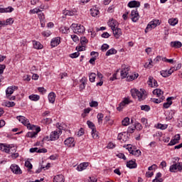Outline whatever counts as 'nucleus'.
I'll return each mask as SVG.
<instances>
[{
  "instance_id": "50",
  "label": "nucleus",
  "mask_w": 182,
  "mask_h": 182,
  "mask_svg": "<svg viewBox=\"0 0 182 182\" xmlns=\"http://www.w3.org/2000/svg\"><path fill=\"white\" fill-rule=\"evenodd\" d=\"M25 166L27 167V168H29V170H32V164H31V161H26L25 162Z\"/></svg>"
},
{
  "instance_id": "30",
  "label": "nucleus",
  "mask_w": 182,
  "mask_h": 182,
  "mask_svg": "<svg viewBox=\"0 0 182 182\" xmlns=\"http://www.w3.org/2000/svg\"><path fill=\"white\" fill-rule=\"evenodd\" d=\"M87 124L92 131L96 130V127L95 126V124H93V122H92L91 121H87Z\"/></svg>"
},
{
  "instance_id": "62",
  "label": "nucleus",
  "mask_w": 182,
  "mask_h": 182,
  "mask_svg": "<svg viewBox=\"0 0 182 182\" xmlns=\"http://www.w3.org/2000/svg\"><path fill=\"white\" fill-rule=\"evenodd\" d=\"M151 63H153V60H150L149 64L146 63L144 66L149 68H153V65Z\"/></svg>"
},
{
  "instance_id": "16",
  "label": "nucleus",
  "mask_w": 182,
  "mask_h": 182,
  "mask_svg": "<svg viewBox=\"0 0 182 182\" xmlns=\"http://www.w3.org/2000/svg\"><path fill=\"white\" fill-rule=\"evenodd\" d=\"M129 8H139L140 6V2L137 1H131L128 3Z\"/></svg>"
},
{
  "instance_id": "34",
  "label": "nucleus",
  "mask_w": 182,
  "mask_h": 182,
  "mask_svg": "<svg viewBox=\"0 0 182 182\" xmlns=\"http://www.w3.org/2000/svg\"><path fill=\"white\" fill-rule=\"evenodd\" d=\"M103 117H104L103 114L99 113V114H97V119H98V123H99V124H102L103 123Z\"/></svg>"
},
{
  "instance_id": "12",
  "label": "nucleus",
  "mask_w": 182,
  "mask_h": 182,
  "mask_svg": "<svg viewBox=\"0 0 182 182\" xmlns=\"http://www.w3.org/2000/svg\"><path fill=\"white\" fill-rule=\"evenodd\" d=\"M90 55H91V56H94V57L90 58L89 63H91V65H95V62L97 59V56H99V53L95 52V51H92Z\"/></svg>"
},
{
  "instance_id": "29",
  "label": "nucleus",
  "mask_w": 182,
  "mask_h": 182,
  "mask_svg": "<svg viewBox=\"0 0 182 182\" xmlns=\"http://www.w3.org/2000/svg\"><path fill=\"white\" fill-rule=\"evenodd\" d=\"M168 23H170L172 26H175V25H177L178 23V20L176 18H170L168 20Z\"/></svg>"
},
{
  "instance_id": "46",
  "label": "nucleus",
  "mask_w": 182,
  "mask_h": 182,
  "mask_svg": "<svg viewBox=\"0 0 182 182\" xmlns=\"http://www.w3.org/2000/svg\"><path fill=\"white\" fill-rule=\"evenodd\" d=\"M161 75L163 76V77H168V73L167 70H161L160 72Z\"/></svg>"
},
{
  "instance_id": "22",
  "label": "nucleus",
  "mask_w": 182,
  "mask_h": 182,
  "mask_svg": "<svg viewBox=\"0 0 182 182\" xmlns=\"http://www.w3.org/2000/svg\"><path fill=\"white\" fill-rule=\"evenodd\" d=\"M55 98H56V95L55 94V92H50L48 95V100L50 103H55Z\"/></svg>"
},
{
  "instance_id": "53",
  "label": "nucleus",
  "mask_w": 182,
  "mask_h": 182,
  "mask_svg": "<svg viewBox=\"0 0 182 182\" xmlns=\"http://www.w3.org/2000/svg\"><path fill=\"white\" fill-rule=\"evenodd\" d=\"M101 49H102V52H106V50H107V49H109V45H107V44H106V43L103 44V45L102 46V47H101Z\"/></svg>"
},
{
  "instance_id": "3",
  "label": "nucleus",
  "mask_w": 182,
  "mask_h": 182,
  "mask_svg": "<svg viewBox=\"0 0 182 182\" xmlns=\"http://www.w3.org/2000/svg\"><path fill=\"white\" fill-rule=\"evenodd\" d=\"M15 90H18V87H16V86L9 87L6 89V96L7 99H9V100H15V99H16V97H15V96L11 97V95H13L14 92H15Z\"/></svg>"
},
{
  "instance_id": "37",
  "label": "nucleus",
  "mask_w": 182,
  "mask_h": 182,
  "mask_svg": "<svg viewBox=\"0 0 182 182\" xmlns=\"http://www.w3.org/2000/svg\"><path fill=\"white\" fill-rule=\"evenodd\" d=\"M117 25V22L114 20H111L109 22V26H110L111 29H112V26L114 28H116V26Z\"/></svg>"
},
{
  "instance_id": "26",
  "label": "nucleus",
  "mask_w": 182,
  "mask_h": 182,
  "mask_svg": "<svg viewBox=\"0 0 182 182\" xmlns=\"http://www.w3.org/2000/svg\"><path fill=\"white\" fill-rule=\"evenodd\" d=\"M164 99H165L164 96H161V97H159V99L152 98L151 102L159 105V103H161V102H163Z\"/></svg>"
},
{
  "instance_id": "56",
  "label": "nucleus",
  "mask_w": 182,
  "mask_h": 182,
  "mask_svg": "<svg viewBox=\"0 0 182 182\" xmlns=\"http://www.w3.org/2000/svg\"><path fill=\"white\" fill-rule=\"evenodd\" d=\"M116 147V144L112 143V142H109L108 144V145L107 146V149H114Z\"/></svg>"
},
{
  "instance_id": "28",
  "label": "nucleus",
  "mask_w": 182,
  "mask_h": 182,
  "mask_svg": "<svg viewBox=\"0 0 182 182\" xmlns=\"http://www.w3.org/2000/svg\"><path fill=\"white\" fill-rule=\"evenodd\" d=\"M122 126H129L130 124V118L129 117H125L122 122Z\"/></svg>"
},
{
  "instance_id": "43",
  "label": "nucleus",
  "mask_w": 182,
  "mask_h": 182,
  "mask_svg": "<svg viewBox=\"0 0 182 182\" xmlns=\"http://www.w3.org/2000/svg\"><path fill=\"white\" fill-rule=\"evenodd\" d=\"M128 147H127V150L132 154V151H134V148H133V145L132 144H127Z\"/></svg>"
},
{
  "instance_id": "58",
  "label": "nucleus",
  "mask_w": 182,
  "mask_h": 182,
  "mask_svg": "<svg viewBox=\"0 0 182 182\" xmlns=\"http://www.w3.org/2000/svg\"><path fill=\"white\" fill-rule=\"evenodd\" d=\"M5 68H6L5 65L0 64V75H2V73H4V70H5Z\"/></svg>"
},
{
  "instance_id": "6",
  "label": "nucleus",
  "mask_w": 182,
  "mask_h": 182,
  "mask_svg": "<svg viewBox=\"0 0 182 182\" xmlns=\"http://www.w3.org/2000/svg\"><path fill=\"white\" fill-rule=\"evenodd\" d=\"M62 133V128L59 127V129L57 131L52 132L50 135V139L51 141H54L55 140H58L59 139V134Z\"/></svg>"
},
{
  "instance_id": "11",
  "label": "nucleus",
  "mask_w": 182,
  "mask_h": 182,
  "mask_svg": "<svg viewBox=\"0 0 182 182\" xmlns=\"http://www.w3.org/2000/svg\"><path fill=\"white\" fill-rule=\"evenodd\" d=\"M129 103H130L129 99L124 98V100L119 104V106L117 107V109L118 110V112H122L123 107L126 106V105H129Z\"/></svg>"
},
{
  "instance_id": "42",
  "label": "nucleus",
  "mask_w": 182,
  "mask_h": 182,
  "mask_svg": "<svg viewBox=\"0 0 182 182\" xmlns=\"http://www.w3.org/2000/svg\"><path fill=\"white\" fill-rule=\"evenodd\" d=\"M141 110H144V112H149L150 110V106L149 105H141Z\"/></svg>"
},
{
  "instance_id": "57",
  "label": "nucleus",
  "mask_w": 182,
  "mask_h": 182,
  "mask_svg": "<svg viewBox=\"0 0 182 182\" xmlns=\"http://www.w3.org/2000/svg\"><path fill=\"white\" fill-rule=\"evenodd\" d=\"M177 143H178V141H177L175 139H173L170 141L168 146H174V144H177Z\"/></svg>"
},
{
  "instance_id": "44",
  "label": "nucleus",
  "mask_w": 182,
  "mask_h": 182,
  "mask_svg": "<svg viewBox=\"0 0 182 182\" xmlns=\"http://www.w3.org/2000/svg\"><path fill=\"white\" fill-rule=\"evenodd\" d=\"M91 15L92 16H97V14H100L99 10L91 9Z\"/></svg>"
},
{
  "instance_id": "2",
  "label": "nucleus",
  "mask_w": 182,
  "mask_h": 182,
  "mask_svg": "<svg viewBox=\"0 0 182 182\" xmlns=\"http://www.w3.org/2000/svg\"><path fill=\"white\" fill-rule=\"evenodd\" d=\"M129 72H130V66L126 65V64L122 65L121 70L122 79H124L127 77V82H132L134 80V79H137L139 77V74L137 73L131 75H129Z\"/></svg>"
},
{
  "instance_id": "25",
  "label": "nucleus",
  "mask_w": 182,
  "mask_h": 182,
  "mask_svg": "<svg viewBox=\"0 0 182 182\" xmlns=\"http://www.w3.org/2000/svg\"><path fill=\"white\" fill-rule=\"evenodd\" d=\"M14 11V8L8 7V8H0V14H4L5 12H12Z\"/></svg>"
},
{
  "instance_id": "64",
  "label": "nucleus",
  "mask_w": 182,
  "mask_h": 182,
  "mask_svg": "<svg viewBox=\"0 0 182 182\" xmlns=\"http://www.w3.org/2000/svg\"><path fill=\"white\" fill-rule=\"evenodd\" d=\"M119 159H123V160H126V156L124 155V154H118L117 155Z\"/></svg>"
},
{
  "instance_id": "15",
  "label": "nucleus",
  "mask_w": 182,
  "mask_h": 182,
  "mask_svg": "<svg viewBox=\"0 0 182 182\" xmlns=\"http://www.w3.org/2000/svg\"><path fill=\"white\" fill-rule=\"evenodd\" d=\"M0 150H1V151H5V153H11V146L0 144Z\"/></svg>"
},
{
  "instance_id": "39",
  "label": "nucleus",
  "mask_w": 182,
  "mask_h": 182,
  "mask_svg": "<svg viewBox=\"0 0 182 182\" xmlns=\"http://www.w3.org/2000/svg\"><path fill=\"white\" fill-rule=\"evenodd\" d=\"M92 136L93 139H98L99 135L97 134V131L96 129H92Z\"/></svg>"
},
{
  "instance_id": "27",
  "label": "nucleus",
  "mask_w": 182,
  "mask_h": 182,
  "mask_svg": "<svg viewBox=\"0 0 182 182\" xmlns=\"http://www.w3.org/2000/svg\"><path fill=\"white\" fill-rule=\"evenodd\" d=\"M117 53V50L114 48H111L108 50L106 53V56H110V55H116Z\"/></svg>"
},
{
  "instance_id": "36",
  "label": "nucleus",
  "mask_w": 182,
  "mask_h": 182,
  "mask_svg": "<svg viewBox=\"0 0 182 182\" xmlns=\"http://www.w3.org/2000/svg\"><path fill=\"white\" fill-rule=\"evenodd\" d=\"M169 170L171 173H176V170H178L177 164L171 166Z\"/></svg>"
},
{
  "instance_id": "14",
  "label": "nucleus",
  "mask_w": 182,
  "mask_h": 182,
  "mask_svg": "<svg viewBox=\"0 0 182 182\" xmlns=\"http://www.w3.org/2000/svg\"><path fill=\"white\" fill-rule=\"evenodd\" d=\"M141 91L138 90V92L136 93V96L138 97V100L139 102H141L146 99V97H144V90L141 89Z\"/></svg>"
},
{
  "instance_id": "13",
  "label": "nucleus",
  "mask_w": 182,
  "mask_h": 182,
  "mask_svg": "<svg viewBox=\"0 0 182 182\" xmlns=\"http://www.w3.org/2000/svg\"><path fill=\"white\" fill-rule=\"evenodd\" d=\"M173 99V97H168L166 99V102H164L163 105L164 109H168L173 105V101H171Z\"/></svg>"
},
{
  "instance_id": "33",
  "label": "nucleus",
  "mask_w": 182,
  "mask_h": 182,
  "mask_svg": "<svg viewBox=\"0 0 182 182\" xmlns=\"http://www.w3.org/2000/svg\"><path fill=\"white\" fill-rule=\"evenodd\" d=\"M90 110H92V109H90V107L85 109L84 112L82 114V117H83V119H85V117H86L87 114H89V113H90Z\"/></svg>"
},
{
  "instance_id": "55",
  "label": "nucleus",
  "mask_w": 182,
  "mask_h": 182,
  "mask_svg": "<svg viewBox=\"0 0 182 182\" xmlns=\"http://www.w3.org/2000/svg\"><path fill=\"white\" fill-rule=\"evenodd\" d=\"M30 12H31V14H38V12H42V10H41V9H33L31 10Z\"/></svg>"
},
{
  "instance_id": "40",
  "label": "nucleus",
  "mask_w": 182,
  "mask_h": 182,
  "mask_svg": "<svg viewBox=\"0 0 182 182\" xmlns=\"http://www.w3.org/2000/svg\"><path fill=\"white\" fill-rule=\"evenodd\" d=\"M134 129L137 130H143V126L141 124L136 122V124H134Z\"/></svg>"
},
{
  "instance_id": "35",
  "label": "nucleus",
  "mask_w": 182,
  "mask_h": 182,
  "mask_svg": "<svg viewBox=\"0 0 182 182\" xmlns=\"http://www.w3.org/2000/svg\"><path fill=\"white\" fill-rule=\"evenodd\" d=\"M139 90L137 89H132L131 90V94L132 97H134V99H136V97H137V92H138Z\"/></svg>"
},
{
  "instance_id": "54",
  "label": "nucleus",
  "mask_w": 182,
  "mask_h": 182,
  "mask_svg": "<svg viewBox=\"0 0 182 182\" xmlns=\"http://www.w3.org/2000/svg\"><path fill=\"white\" fill-rule=\"evenodd\" d=\"M71 38L73 39V42H79V37L76 35H71Z\"/></svg>"
},
{
  "instance_id": "31",
  "label": "nucleus",
  "mask_w": 182,
  "mask_h": 182,
  "mask_svg": "<svg viewBox=\"0 0 182 182\" xmlns=\"http://www.w3.org/2000/svg\"><path fill=\"white\" fill-rule=\"evenodd\" d=\"M131 154L132 156H136V157H140L141 156V151L139 149H136V151H132Z\"/></svg>"
},
{
  "instance_id": "17",
  "label": "nucleus",
  "mask_w": 182,
  "mask_h": 182,
  "mask_svg": "<svg viewBox=\"0 0 182 182\" xmlns=\"http://www.w3.org/2000/svg\"><path fill=\"white\" fill-rule=\"evenodd\" d=\"M59 43H60V37H57V38H53L50 42V45L52 46V48H55V46H58V45H59Z\"/></svg>"
},
{
  "instance_id": "21",
  "label": "nucleus",
  "mask_w": 182,
  "mask_h": 182,
  "mask_svg": "<svg viewBox=\"0 0 182 182\" xmlns=\"http://www.w3.org/2000/svg\"><path fill=\"white\" fill-rule=\"evenodd\" d=\"M171 48H181L182 43L180 41H172L171 42Z\"/></svg>"
},
{
  "instance_id": "7",
  "label": "nucleus",
  "mask_w": 182,
  "mask_h": 182,
  "mask_svg": "<svg viewBox=\"0 0 182 182\" xmlns=\"http://www.w3.org/2000/svg\"><path fill=\"white\" fill-rule=\"evenodd\" d=\"M114 36L116 38V39H119L120 36L122 35V29L120 28L117 27H113L112 26V30Z\"/></svg>"
},
{
  "instance_id": "47",
  "label": "nucleus",
  "mask_w": 182,
  "mask_h": 182,
  "mask_svg": "<svg viewBox=\"0 0 182 182\" xmlns=\"http://www.w3.org/2000/svg\"><path fill=\"white\" fill-rule=\"evenodd\" d=\"M88 41L87 38H86V37H81L80 38V43L81 45H86V43H87Z\"/></svg>"
},
{
  "instance_id": "23",
  "label": "nucleus",
  "mask_w": 182,
  "mask_h": 182,
  "mask_svg": "<svg viewBox=\"0 0 182 182\" xmlns=\"http://www.w3.org/2000/svg\"><path fill=\"white\" fill-rule=\"evenodd\" d=\"M164 93V92L161 89H155L153 91V95H156L158 97H161V96H163Z\"/></svg>"
},
{
  "instance_id": "24",
  "label": "nucleus",
  "mask_w": 182,
  "mask_h": 182,
  "mask_svg": "<svg viewBox=\"0 0 182 182\" xmlns=\"http://www.w3.org/2000/svg\"><path fill=\"white\" fill-rule=\"evenodd\" d=\"M33 45L34 49H42L43 48V46L36 41H33Z\"/></svg>"
},
{
  "instance_id": "18",
  "label": "nucleus",
  "mask_w": 182,
  "mask_h": 182,
  "mask_svg": "<svg viewBox=\"0 0 182 182\" xmlns=\"http://www.w3.org/2000/svg\"><path fill=\"white\" fill-rule=\"evenodd\" d=\"M53 182H65V176L62 174L57 175L53 178Z\"/></svg>"
},
{
  "instance_id": "20",
  "label": "nucleus",
  "mask_w": 182,
  "mask_h": 182,
  "mask_svg": "<svg viewBox=\"0 0 182 182\" xmlns=\"http://www.w3.org/2000/svg\"><path fill=\"white\" fill-rule=\"evenodd\" d=\"M117 139L119 140H122V141L126 142L127 141L129 136L127 135H124L123 133H119L118 134Z\"/></svg>"
},
{
  "instance_id": "8",
  "label": "nucleus",
  "mask_w": 182,
  "mask_h": 182,
  "mask_svg": "<svg viewBox=\"0 0 182 182\" xmlns=\"http://www.w3.org/2000/svg\"><path fill=\"white\" fill-rule=\"evenodd\" d=\"M10 168L14 174H22V170H21V168L16 164H12Z\"/></svg>"
},
{
  "instance_id": "5",
  "label": "nucleus",
  "mask_w": 182,
  "mask_h": 182,
  "mask_svg": "<svg viewBox=\"0 0 182 182\" xmlns=\"http://www.w3.org/2000/svg\"><path fill=\"white\" fill-rule=\"evenodd\" d=\"M157 25H160V20H154L151 21L145 29L146 33H147L149 31H151V29H154V28H156Z\"/></svg>"
},
{
  "instance_id": "45",
  "label": "nucleus",
  "mask_w": 182,
  "mask_h": 182,
  "mask_svg": "<svg viewBox=\"0 0 182 182\" xmlns=\"http://www.w3.org/2000/svg\"><path fill=\"white\" fill-rule=\"evenodd\" d=\"M6 107H14L15 103L14 102H5Z\"/></svg>"
},
{
  "instance_id": "41",
  "label": "nucleus",
  "mask_w": 182,
  "mask_h": 182,
  "mask_svg": "<svg viewBox=\"0 0 182 182\" xmlns=\"http://www.w3.org/2000/svg\"><path fill=\"white\" fill-rule=\"evenodd\" d=\"M63 14L65 16H73V15H75V14H73V11H68V10H65L63 11Z\"/></svg>"
},
{
  "instance_id": "32",
  "label": "nucleus",
  "mask_w": 182,
  "mask_h": 182,
  "mask_svg": "<svg viewBox=\"0 0 182 182\" xmlns=\"http://www.w3.org/2000/svg\"><path fill=\"white\" fill-rule=\"evenodd\" d=\"M29 99L30 100H33V102H38V100H39L40 99V97L39 95H32L29 96Z\"/></svg>"
},
{
  "instance_id": "61",
  "label": "nucleus",
  "mask_w": 182,
  "mask_h": 182,
  "mask_svg": "<svg viewBox=\"0 0 182 182\" xmlns=\"http://www.w3.org/2000/svg\"><path fill=\"white\" fill-rule=\"evenodd\" d=\"M38 153H48V149L45 148L38 149Z\"/></svg>"
},
{
  "instance_id": "52",
  "label": "nucleus",
  "mask_w": 182,
  "mask_h": 182,
  "mask_svg": "<svg viewBox=\"0 0 182 182\" xmlns=\"http://www.w3.org/2000/svg\"><path fill=\"white\" fill-rule=\"evenodd\" d=\"M5 23L6 25H12V23H14V18H9L6 19Z\"/></svg>"
},
{
  "instance_id": "48",
  "label": "nucleus",
  "mask_w": 182,
  "mask_h": 182,
  "mask_svg": "<svg viewBox=\"0 0 182 182\" xmlns=\"http://www.w3.org/2000/svg\"><path fill=\"white\" fill-rule=\"evenodd\" d=\"M154 80V78L151 76L149 77L148 85L149 86H151V87H153V82Z\"/></svg>"
},
{
  "instance_id": "59",
  "label": "nucleus",
  "mask_w": 182,
  "mask_h": 182,
  "mask_svg": "<svg viewBox=\"0 0 182 182\" xmlns=\"http://www.w3.org/2000/svg\"><path fill=\"white\" fill-rule=\"evenodd\" d=\"M90 180H88V182H97V178H96L95 176H90Z\"/></svg>"
},
{
  "instance_id": "10",
  "label": "nucleus",
  "mask_w": 182,
  "mask_h": 182,
  "mask_svg": "<svg viewBox=\"0 0 182 182\" xmlns=\"http://www.w3.org/2000/svg\"><path fill=\"white\" fill-rule=\"evenodd\" d=\"M65 146L68 147H75V139L73 137H69L64 141Z\"/></svg>"
},
{
  "instance_id": "4",
  "label": "nucleus",
  "mask_w": 182,
  "mask_h": 182,
  "mask_svg": "<svg viewBox=\"0 0 182 182\" xmlns=\"http://www.w3.org/2000/svg\"><path fill=\"white\" fill-rule=\"evenodd\" d=\"M71 28L73 30L74 33H83V32H85V26L82 25L73 23Z\"/></svg>"
},
{
  "instance_id": "1",
  "label": "nucleus",
  "mask_w": 182,
  "mask_h": 182,
  "mask_svg": "<svg viewBox=\"0 0 182 182\" xmlns=\"http://www.w3.org/2000/svg\"><path fill=\"white\" fill-rule=\"evenodd\" d=\"M17 120L22 123L23 126H26L27 129H29V130H36L35 132H29L27 133V137H31V139L35 137L39 132H41V127H36L35 125H31L29 122V119H26V117L23 116H17L16 117Z\"/></svg>"
},
{
  "instance_id": "49",
  "label": "nucleus",
  "mask_w": 182,
  "mask_h": 182,
  "mask_svg": "<svg viewBox=\"0 0 182 182\" xmlns=\"http://www.w3.org/2000/svg\"><path fill=\"white\" fill-rule=\"evenodd\" d=\"M90 107H97V106H99V102L96 101H92L90 102Z\"/></svg>"
},
{
  "instance_id": "60",
  "label": "nucleus",
  "mask_w": 182,
  "mask_h": 182,
  "mask_svg": "<svg viewBox=\"0 0 182 182\" xmlns=\"http://www.w3.org/2000/svg\"><path fill=\"white\" fill-rule=\"evenodd\" d=\"M136 130V128L134 127L132 128V127H129L127 129V133H134V131Z\"/></svg>"
},
{
  "instance_id": "19",
  "label": "nucleus",
  "mask_w": 182,
  "mask_h": 182,
  "mask_svg": "<svg viewBox=\"0 0 182 182\" xmlns=\"http://www.w3.org/2000/svg\"><path fill=\"white\" fill-rule=\"evenodd\" d=\"M127 167H128V168H136V167H137V164H136V160L129 161L127 163Z\"/></svg>"
},
{
  "instance_id": "63",
  "label": "nucleus",
  "mask_w": 182,
  "mask_h": 182,
  "mask_svg": "<svg viewBox=\"0 0 182 182\" xmlns=\"http://www.w3.org/2000/svg\"><path fill=\"white\" fill-rule=\"evenodd\" d=\"M159 129H161V130H166V129H167V124H159Z\"/></svg>"
},
{
  "instance_id": "51",
  "label": "nucleus",
  "mask_w": 182,
  "mask_h": 182,
  "mask_svg": "<svg viewBox=\"0 0 182 182\" xmlns=\"http://www.w3.org/2000/svg\"><path fill=\"white\" fill-rule=\"evenodd\" d=\"M79 55H80V53H79V51H77V52L70 54V57L72 58V59H75V58H77L79 56Z\"/></svg>"
},
{
  "instance_id": "38",
  "label": "nucleus",
  "mask_w": 182,
  "mask_h": 182,
  "mask_svg": "<svg viewBox=\"0 0 182 182\" xmlns=\"http://www.w3.org/2000/svg\"><path fill=\"white\" fill-rule=\"evenodd\" d=\"M95 79H96V73H91L90 74V82H95Z\"/></svg>"
},
{
  "instance_id": "9",
  "label": "nucleus",
  "mask_w": 182,
  "mask_h": 182,
  "mask_svg": "<svg viewBox=\"0 0 182 182\" xmlns=\"http://www.w3.org/2000/svg\"><path fill=\"white\" fill-rule=\"evenodd\" d=\"M131 16H132V22H137L139 21V11H137V9L132 11Z\"/></svg>"
}]
</instances>
